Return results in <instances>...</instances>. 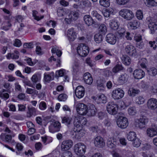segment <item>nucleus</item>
I'll return each mask as SVG.
<instances>
[{"label":"nucleus","instance_id":"1","mask_svg":"<svg viewBox=\"0 0 157 157\" xmlns=\"http://www.w3.org/2000/svg\"><path fill=\"white\" fill-rule=\"evenodd\" d=\"M148 122V119L146 117L142 116L139 119H136L134 124L136 128L142 129L145 127V125Z\"/></svg>","mask_w":157,"mask_h":157},{"label":"nucleus","instance_id":"2","mask_svg":"<svg viewBox=\"0 0 157 157\" xmlns=\"http://www.w3.org/2000/svg\"><path fill=\"white\" fill-rule=\"evenodd\" d=\"M86 149L85 145L82 143H79L76 144L74 147V150L75 153L78 155L81 156L84 154Z\"/></svg>","mask_w":157,"mask_h":157},{"label":"nucleus","instance_id":"3","mask_svg":"<svg viewBox=\"0 0 157 157\" xmlns=\"http://www.w3.org/2000/svg\"><path fill=\"white\" fill-rule=\"evenodd\" d=\"M119 13L121 16L127 20H131L134 17V14L132 12L128 9H124L121 10Z\"/></svg>","mask_w":157,"mask_h":157},{"label":"nucleus","instance_id":"4","mask_svg":"<svg viewBox=\"0 0 157 157\" xmlns=\"http://www.w3.org/2000/svg\"><path fill=\"white\" fill-rule=\"evenodd\" d=\"M77 50L78 54L82 57L86 56L89 52L88 47L84 44H81L78 45Z\"/></svg>","mask_w":157,"mask_h":157},{"label":"nucleus","instance_id":"5","mask_svg":"<svg viewBox=\"0 0 157 157\" xmlns=\"http://www.w3.org/2000/svg\"><path fill=\"white\" fill-rule=\"evenodd\" d=\"M71 134L73 138L79 139L84 135L85 132L82 129V128L80 127L79 128H74L73 130L71 131Z\"/></svg>","mask_w":157,"mask_h":157},{"label":"nucleus","instance_id":"6","mask_svg":"<svg viewBox=\"0 0 157 157\" xmlns=\"http://www.w3.org/2000/svg\"><path fill=\"white\" fill-rule=\"evenodd\" d=\"M118 110L117 105L113 101L109 102L107 106V110L110 114H116Z\"/></svg>","mask_w":157,"mask_h":157},{"label":"nucleus","instance_id":"7","mask_svg":"<svg viewBox=\"0 0 157 157\" xmlns=\"http://www.w3.org/2000/svg\"><path fill=\"white\" fill-rule=\"evenodd\" d=\"M124 92L121 89L117 88L113 90L111 96L115 100H119L122 98L124 96Z\"/></svg>","mask_w":157,"mask_h":157},{"label":"nucleus","instance_id":"8","mask_svg":"<svg viewBox=\"0 0 157 157\" xmlns=\"http://www.w3.org/2000/svg\"><path fill=\"white\" fill-rule=\"evenodd\" d=\"M117 123L118 127L121 128H126L128 125L127 119L123 117H120L117 119Z\"/></svg>","mask_w":157,"mask_h":157},{"label":"nucleus","instance_id":"9","mask_svg":"<svg viewBox=\"0 0 157 157\" xmlns=\"http://www.w3.org/2000/svg\"><path fill=\"white\" fill-rule=\"evenodd\" d=\"M87 105L83 103H79L77 105V111L81 115H86L87 113Z\"/></svg>","mask_w":157,"mask_h":157},{"label":"nucleus","instance_id":"10","mask_svg":"<svg viewBox=\"0 0 157 157\" xmlns=\"http://www.w3.org/2000/svg\"><path fill=\"white\" fill-rule=\"evenodd\" d=\"M67 35L68 40L70 42L73 41L77 37L76 32L73 28L68 30Z\"/></svg>","mask_w":157,"mask_h":157},{"label":"nucleus","instance_id":"11","mask_svg":"<svg viewBox=\"0 0 157 157\" xmlns=\"http://www.w3.org/2000/svg\"><path fill=\"white\" fill-rule=\"evenodd\" d=\"M94 143L96 147H101L105 144L103 138L100 136H98L94 139Z\"/></svg>","mask_w":157,"mask_h":157},{"label":"nucleus","instance_id":"12","mask_svg":"<svg viewBox=\"0 0 157 157\" xmlns=\"http://www.w3.org/2000/svg\"><path fill=\"white\" fill-rule=\"evenodd\" d=\"M73 142L71 140L64 141L62 143L61 148L62 151H66L69 149L72 146Z\"/></svg>","mask_w":157,"mask_h":157},{"label":"nucleus","instance_id":"13","mask_svg":"<svg viewBox=\"0 0 157 157\" xmlns=\"http://www.w3.org/2000/svg\"><path fill=\"white\" fill-rule=\"evenodd\" d=\"M148 108L150 109H155L157 108V99L151 98L149 99L147 102Z\"/></svg>","mask_w":157,"mask_h":157},{"label":"nucleus","instance_id":"14","mask_svg":"<svg viewBox=\"0 0 157 157\" xmlns=\"http://www.w3.org/2000/svg\"><path fill=\"white\" fill-rule=\"evenodd\" d=\"M125 50L126 53L129 56H135L136 55V49L132 45H127L125 48Z\"/></svg>","mask_w":157,"mask_h":157},{"label":"nucleus","instance_id":"15","mask_svg":"<svg viewBox=\"0 0 157 157\" xmlns=\"http://www.w3.org/2000/svg\"><path fill=\"white\" fill-rule=\"evenodd\" d=\"M85 93L84 88L81 86H77L75 90L76 96L78 98H82L84 95Z\"/></svg>","mask_w":157,"mask_h":157},{"label":"nucleus","instance_id":"16","mask_svg":"<svg viewBox=\"0 0 157 157\" xmlns=\"http://www.w3.org/2000/svg\"><path fill=\"white\" fill-rule=\"evenodd\" d=\"M106 41L109 44L114 45L117 42V38L116 36L112 33L107 34L106 36Z\"/></svg>","mask_w":157,"mask_h":157},{"label":"nucleus","instance_id":"17","mask_svg":"<svg viewBox=\"0 0 157 157\" xmlns=\"http://www.w3.org/2000/svg\"><path fill=\"white\" fill-rule=\"evenodd\" d=\"M134 77L136 79H140L143 78L145 75L144 71L140 69L135 70L133 73Z\"/></svg>","mask_w":157,"mask_h":157},{"label":"nucleus","instance_id":"18","mask_svg":"<svg viewBox=\"0 0 157 157\" xmlns=\"http://www.w3.org/2000/svg\"><path fill=\"white\" fill-rule=\"evenodd\" d=\"M49 131L52 133H54L59 131V122L54 121L49 127Z\"/></svg>","mask_w":157,"mask_h":157},{"label":"nucleus","instance_id":"19","mask_svg":"<svg viewBox=\"0 0 157 157\" xmlns=\"http://www.w3.org/2000/svg\"><path fill=\"white\" fill-rule=\"evenodd\" d=\"M84 80L87 84L91 85L93 82V79L91 75L89 72H86L84 75Z\"/></svg>","mask_w":157,"mask_h":157},{"label":"nucleus","instance_id":"20","mask_svg":"<svg viewBox=\"0 0 157 157\" xmlns=\"http://www.w3.org/2000/svg\"><path fill=\"white\" fill-rule=\"evenodd\" d=\"M84 20L85 24L88 26H90L95 23V21L90 15H85L83 17Z\"/></svg>","mask_w":157,"mask_h":157},{"label":"nucleus","instance_id":"21","mask_svg":"<svg viewBox=\"0 0 157 157\" xmlns=\"http://www.w3.org/2000/svg\"><path fill=\"white\" fill-rule=\"evenodd\" d=\"M147 135L149 137H153L157 134V129L155 128H149L146 131Z\"/></svg>","mask_w":157,"mask_h":157},{"label":"nucleus","instance_id":"22","mask_svg":"<svg viewBox=\"0 0 157 157\" xmlns=\"http://www.w3.org/2000/svg\"><path fill=\"white\" fill-rule=\"evenodd\" d=\"M95 100L99 103H105L107 102V99L106 97L104 94H101L97 95Z\"/></svg>","mask_w":157,"mask_h":157},{"label":"nucleus","instance_id":"23","mask_svg":"<svg viewBox=\"0 0 157 157\" xmlns=\"http://www.w3.org/2000/svg\"><path fill=\"white\" fill-rule=\"evenodd\" d=\"M69 17L68 22L71 23L73 20H75L78 17V13L75 11H71L68 15Z\"/></svg>","mask_w":157,"mask_h":157},{"label":"nucleus","instance_id":"24","mask_svg":"<svg viewBox=\"0 0 157 157\" xmlns=\"http://www.w3.org/2000/svg\"><path fill=\"white\" fill-rule=\"evenodd\" d=\"M97 112V109L95 106L93 105H91L87 110L88 115L89 116H94Z\"/></svg>","mask_w":157,"mask_h":157},{"label":"nucleus","instance_id":"25","mask_svg":"<svg viewBox=\"0 0 157 157\" xmlns=\"http://www.w3.org/2000/svg\"><path fill=\"white\" fill-rule=\"evenodd\" d=\"M59 77H63V79L62 78L60 80H63L64 81H67L68 82L69 78L67 75L66 70L64 69H61L59 70Z\"/></svg>","mask_w":157,"mask_h":157},{"label":"nucleus","instance_id":"26","mask_svg":"<svg viewBox=\"0 0 157 157\" xmlns=\"http://www.w3.org/2000/svg\"><path fill=\"white\" fill-rule=\"evenodd\" d=\"M148 27L151 32V33L153 34L157 29V21L155 22H151L148 24Z\"/></svg>","mask_w":157,"mask_h":157},{"label":"nucleus","instance_id":"27","mask_svg":"<svg viewBox=\"0 0 157 157\" xmlns=\"http://www.w3.org/2000/svg\"><path fill=\"white\" fill-rule=\"evenodd\" d=\"M107 144L110 148H113L117 144V142L115 139L113 138H109L107 140Z\"/></svg>","mask_w":157,"mask_h":157},{"label":"nucleus","instance_id":"28","mask_svg":"<svg viewBox=\"0 0 157 157\" xmlns=\"http://www.w3.org/2000/svg\"><path fill=\"white\" fill-rule=\"evenodd\" d=\"M128 77L127 74L124 73L120 75L118 78V81L122 84L128 81Z\"/></svg>","mask_w":157,"mask_h":157},{"label":"nucleus","instance_id":"29","mask_svg":"<svg viewBox=\"0 0 157 157\" xmlns=\"http://www.w3.org/2000/svg\"><path fill=\"white\" fill-rule=\"evenodd\" d=\"M109 25L110 28L113 30L117 29L119 27L118 21L116 20H112L110 21Z\"/></svg>","mask_w":157,"mask_h":157},{"label":"nucleus","instance_id":"30","mask_svg":"<svg viewBox=\"0 0 157 157\" xmlns=\"http://www.w3.org/2000/svg\"><path fill=\"white\" fill-rule=\"evenodd\" d=\"M36 110L35 108L33 107L31 108L28 107V111L27 113V117H30L33 115L35 116L36 115Z\"/></svg>","mask_w":157,"mask_h":157},{"label":"nucleus","instance_id":"31","mask_svg":"<svg viewBox=\"0 0 157 157\" xmlns=\"http://www.w3.org/2000/svg\"><path fill=\"white\" fill-rule=\"evenodd\" d=\"M139 25V23L137 21H132L128 24V25L132 29H136Z\"/></svg>","mask_w":157,"mask_h":157},{"label":"nucleus","instance_id":"32","mask_svg":"<svg viewBox=\"0 0 157 157\" xmlns=\"http://www.w3.org/2000/svg\"><path fill=\"white\" fill-rule=\"evenodd\" d=\"M41 79L40 75L39 74H35L31 78L32 82L33 83H36L40 81Z\"/></svg>","mask_w":157,"mask_h":157},{"label":"nucleus","instance_id":"33","mask_svg":"<svg viewBox=\"0 0 157 157\" xmlns=\"http://www.w3.org/2000/svg\"><path fill=\"white\" fill-rule=\"evenodd\" d=\"M140 92L138 90L134 89L133 88H130L128 91V95L132 97H134L136 95L138 94Z\"/></svg>","mask_w":157,"mask_h":157},{"label":"nucleus","instance_id":"34","mask_svg":"<svg viewBox=\"0 0 157 157\" xmlns=\"http://www.w3.org/2000/svg\"><path fill=\"white\" fill-rule=\"evenodd\" d=\"M123 63L126 65H129L131 63V60L129 57L126 55L123 56L121 58Z\"/></svg>","mask_w":157,"mask_h":157},{"label":"nucleus","instance_id":"35","mask_svg":"<svg viewBox=\"0 0 157 157\" xmlns=\"http://www.w3.org/2000/svg\"><path fill=\"white\" fill-rule=\"evenodd\" d=\"M144 3L148 7L157 6V0H145Z\"/></svg>","mask_w":157,"mask_h":157},{"label":"nucleus","instance_id":"36","mask_svg":"<svg viewBox=\"0 0 157 157\" xmlns=\"http://www.w3.org/2000/svg\"><path fill=\"white\" fill-rule=\"evenodd\" d=\"M103 36L102 34L100 33L96 34L94 36V40L97 43H100L102 42L103 39Z\"/></svg>","mask_w":157,"mask_h":157},{"label":"nucleus","instance_id":"37","mask_svg":"<svg viewBox=\"0 0 157 157\" xmlns=\"http://www.w3.org/2000/svg\"><path fill=\"white\" fill-rule=\"evenodd\" d=\"M136 137L135 132L133 131L129 132L127 135V138L129 141H133L136 139Z\"/></svg>","mask_w":157,"mask_h":157},{"label":"nucleus","instance_id":"38","mask_svg":"<svg viewBox=\"0 0 157 157\" xmlns=\"http://www.w3.org/2000/svg\"><path fill=\"white\" fill-rule=\"evenodd\" d=\"M6 91V90L4 89L0 91V97L5 100L8 99L9 97V94L5 93Z\"/></svg>","mask_w":157,"mask_h":157},{"label":"nucleus","instance_id":"39","mask_svg":"<svg viewBox=\"0 0 157 157\" xmlns=\"http://www.w3.org/2000/svg\"><path fill=\"white\" fill-rule=\"evenodd\" d=\"M118 30L117 32V36L120 37L122 38L124 35L125 33V30L123 28H118Z\"/></svg>","mask_w":157,"mask_h":157},{"label":"nucleus","instance_id":"40","mask_svg":"<svg viewBox=\"0 0 157 157\" xmlns=\"http://www.w3.org/2000/svg\"><path fill=\"white\" fill-rule=\"evenodd\" d=\"M79 62L78 60L75 61L73 66V71L74 73L78 72L79 70Z\"/></svg>","mask_w":157,"mask_h":157},{"label":"nucleus","instance_id":"41","mask_svg":"<svg viewBox=\"0 0 157 157\" xmlns=\"http://www.w3.org/2000/svg\"><path fill=\"white\" fill-rule=\"evenodd\" d=\"M135 101L136 104L141 105L144 103L145 99L142 96H139L135 98Z\"/></svg>","mask_w":157,"mask_h":157},{"label":"nucleus","instance_id":"42","mask_svg":"<svg viewBox=\"0 0 157 157\" xmlns=\"http://www.w3.org/2000/svg\"><path fill=\"white\" fill-rule=\"evenodd\" d=\"M147 72L149 75L155 76L157 74V69L155 67H152L147 70Z\"/></svg>","mask_w":157,"mask_h":157},{"label":"nucleus","instance_id":"43","mask_svg":"<svg viewBox=\"0 0 157 157\" xmlns=\"http://www.w3.org/2000/svg\"><path fill=\"white\" fill-rule=\"evenodd\" d=\"M79 117H76L74 119V127L77 128H79L80 127L82 128L81 126L80 122L79 121Z\"/></svg>","mask_w":157,"mask_h":157},{"label":"nucleus","instance_id":"44","mask_svg":"<svg viewBox=\"0 0 157 157\" xmlns=\"http://www.w3.org/2000/svg\"><path fill=\"white\" fill-rule=\"evenodd\" d=\"M128 114L131 115H134L137 113V111L134 106L131 107L128 109Z\"/></svg>","mask_w":157,"mask_h":157},{"label":"nucleus","instance_id":"45","mask_svg":"<svg viewBox=\"0 0 157 157\" xmlns=\"http://www.w3.org/2000/svg\"><path fill=\"white\" fill-rule=\"evenodd\" d=\"M110 0H100V4L102 6L105 7H108L110 5Z\"/></svg>","mask_w":157,"mask_h":157},{"label":"nucleus","instance_id":"46","mask_svg":"<svg viewBox=\"0 0 157 157\" xmlns=\"http://www.w3.org/2000/svg\"><path fill=\"white\" fill-rule=\"evenodd\" d=\"M26 92L30 94L37 95L38 94V91L36 90L28 88L26 89Z\"/></svg>","mask_w":157,"mask_h":157},{"label":"nucleus","instance_id":"47","mask_svg":"<svg viewBox=\"0 0 157 157\" xmlns=\"http://www.w3.org/2000/svg\"><path fill=\"white\" fill-rule=\"evenodd\" d=\"M123 69V67L121 65L117 64L113 68L112 71L113 73H116Z\"/></svg>","mask_w":157,"mask_h":157},{"label":"nucleus","instance_id":"48","mask_svg":"<svg viewBox=\"0 0 157 157\" xmlns=\"http://www.w3.org/2000/svg\"><path fill=\"white\" fill-rule=\"evenodd\" d=\"M71 121V118L67 116L64 117L62 120L63 123H66V124H70Z\"/></svg>","mask_w":157,"mask_h":157},{"label":"nucleus","instance_id":"49","mask_svg":"<svg viewBox=\"0 0 157 157\" xmlns=\"http://www.w3.org/2000/svg\"><path fill=\"white\" fill-rule=\"evenodd\" d=\"M99 32L102 33H105L107 32V28L104 24H101L99 28Z\"/></svg>","mask_w":157,"mask_h":157},{"label":"nucleus","instance_id":"50","mask_svg":"<svg viewBox=\"0 0 157 157\" xmlns=\"http://www.w3.org/2000/svg\"><path fill=\"white\" fill-rule=\"evenodd\" d=\"M78 117L79 118V121L80 122L81 126L82 127L83 125H85L86 124L87 120L86 118L82 116H80Z\"/></svg>","mask_w":157,"mask_h":157},{"label":"nucleus","instance_id":"51","mask_svg":"<svg viewBox=\"0 0 157 157\" xmlns=\"http://www.w3.org/2000/svg\"><path fill=\"white\" fill-rule=\"evenodd\" d=\"M7 59L12 58L13 59H17L19 58V55H16L15 53H9L8 54L7 56Z\"/></svg>","mask_w":157,"mask_h":157},{"label":"nucleus","instance_id":"52","mask_svg":"<svg viewBox=\"0 0 157 157\" xmlns=\"http://www.w3.org/2000/svg\"><path fill=\"white\" fill-rule=\"evenodd\" d=\"M37 13V12L36 10H33V16L34 17V19L37 21H39L43 19L44 18V16H42L40 17H39L37 16L36 15Z\"/></svg>","mask_w":157,"mask_h":157},{"label":"nucleus","instance_id":"53","mask_svg":"<svg viewBox=\"0 0 157 157\" xmlns=\"http://www.w3.org/2000/svg\"><path fill=\"white\" fill-rule=\"evenodd\" d=\"M133 146L136 147H139L141 144V141L138 138H136L133 141Z\"/></svg>","mask_w":157,"mask_h":157},{"label":"nucleus","instance_id":"54","mask_svg":"<svg viewBox=\"0 0 157 157\" xmlns=\"http://www.w3.org/2000/svg\"><path fill=\"white\" fill-rule=\"evenodd\" d=\"M71 153L69 151H65L63 152L61 155V157H72Z\"/></svg>","mask_w":157,"mask_h":157},{"label":"nucleus","instance_id":"55","mask_svg":"<svg viewBox=\"0 0 157 157\" xmlns=\"http://www.w3.org/2000/svg\"><path fill=\"white\" fill-rule=\"evenodd\" d=\"M136 17L139 20H142L143 17L142 11L140 10H138L136 13Z\"/></svg>","mask_w":157,"mask_h":157},{"label":"nucleus","instance_id":"56","mask_svg":"<svg viewBox=\"0 0 157 157\" xmlns=\"http://www.w3.org/2000/svg\"><path fill=\"white\" fill-rule=\"evenodd\" d=\"M6 25L2 26V28L4 30L7 31L10 28V27L12 26L11 24V21H7L6 22Z\"/></svg>","mask_w":157,"mask_h":157},{"label":"nucleus","instance_id":"57","mask_svg":"<svg viewBox=\"0 0 157 157\" xmlns=\"http://www.w3.org/2000/svg\"><path fill=\"white\" fill-rule=\"evenodd\" d=\"M39 109L41 110H44L47 108L46 103L44 101L41 102L39 105Z\"/></svg>","mask_w":157,"mask_h":157},{"label":"nucleus","instance_id":"58","mask_svg":"<svg viewBox=\"0 0 157 157\" xmlns=\"http://www.w3.org/2000/svg\"><path fill=\"white\" fill-rule=\"evenodd\" d=\"M67 98V95L65 94H59V101H65L66 100Z\"/></svg>","mask_w":157,"mask_h":157},{"label":"nucleus","instance_id":"59","mask_svg":"<svg viewBox=\"0 0 157 157\" xmlns=\"http://www.w3.org/2000/svg\"><path fill=\"white\" fill-rule=\"evenodd\" d=\"M52 79V76L49 74L45 73L44 74V79L46 82L50 81Z\"/></svg>","mask_w":157,"mask_h":157},{"label":"nucleus","instance_id":"60","mask_svg":"<svg viewBox=\"0 0 157 157\" xmlns=\"http://www.w3.org/2000/svg\"><path fill=\"white\" fill-rule=\"evenodd\" d=\"M24 60L26 61L27 63L29 66H33L35 63L32 61V59L30 58H27L25 59Z\"/></svg>","mask_w":157,"mask_h":157},{"label":"nucleus","instance_id":"61","mask_svg":"<svg viewBox=\"0 0 157 157\" xmlns=\"http://www.w3.org/2000/svg\"><path fill=\"white\" fill-rule=\"evenodd\" d=\"M82 3V5L86 7H90L91 6V2L88 0L83 1Z\"/></svg>","mask_w":157,"mask_h":157},{"label":"nucleus","instance_id":"62","mask_svg":"<svg viewBox=\"0 0 157 157\" xmlns=\"http://www.w3.org/2000/svg\"><path fill=\"white\" fill-rule=\"evenodd\" d=\"M130 0H117V2L120 5H124L128 3Z\"/></svg>","mask_w":157,"mask_h":157},{"label":"nucleus","instance_id":"63","mask_svg":"<svg viewBox=\"0 0 157 157\" xmlns=\"http://www.w3.org/2000/svg\"><path fill=\"white\" fill-rule=\"evenodd\" d=\"M98 118L100 120H102L106 117V114L102 112H99L98 114Z\"/></svg>","mask_w":157,"mask_h":157},{"label":"nucleus","instance_id":"64","mask_svg":"<svg viewBox=\"0 0 157 157\" xmlns=\"http://www.w3.org/2000/svg\"><path fill=\"white\" fill-rule=\"evenodd\" d=\"M150 91L152 93H157V85H154L152 86L150 88Z\"/></svg>","mask_w":157,"mask_h":157}]
</instances>
